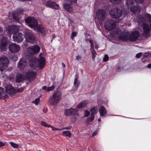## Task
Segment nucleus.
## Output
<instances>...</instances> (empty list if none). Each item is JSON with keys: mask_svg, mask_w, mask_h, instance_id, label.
I'll return each instance as SVG.
<instances>
[{"mask_svg": "<svg viewBox=\"0 0 151 151\" xmlns=\"http://www.w3.org/2000/svg\"><path fill=\"white\" fill-rule=\"evenodd\" d=\"M61 94L60 91L55 92L49 99V102L52 105H56L60 101L61 97Z\"/></svg>", "mask_w": 151, "mask_h": 151, "instance_id": "1", "label": "nucleus"}, {"mask_svg": "<svg viewBox=\"0 0 151 151\" xmlns=\"http://www.w3.org/2000/svg\"><path fill=\"white\" fill-rule=\"evenodd\" d=\"M25 22L27 25L31 28H35L38 25L37 20L33 17H29L25 19Z\"/></svg>", "mask_w": 151, "mask_h": 151, "instance_id": "2", "label": "nucleus"}, {"mask_svg": "<svg viewBox=\"0 0 151 151\" xmlns=\"http://www.w3.org/2000/svg\"><path fill=\"white\" fill-rule=\"evenodd\" d=\"M9 40L7 37H4L0 41V49L1 51H5L7 49V45L9 42Z\"/></svg>", "mask_w": 151, "mask_h": 151, "instance_id": "3", "label": "nucleus"}, {"mask_svg": "<svg viewBox=\"0 0 151 151\" xmlns=\"http://www.w3.org/2000/svg\"><path fill=\"white\" fill-rule=\"evenodd\" d=\"M24 37L26 40L27 42L32 43H34L36 41V38L34 35L28 31H26L25 33Z\"/></svg>", "mask_w": 151, "mask_h": 151, "instance_id": "4", "label": "nucleus"}, {"mask_svg": "<svg viewBox=\"0 0 151 151\" xmlns=\"http://www.w3.org/2000/svg\"><path fill=\"white\" fill-rule=\"evenodd\" d=\"M106 12L103 9H99L98 10L96 13V17L99 21L102 22L106 18Z\"/></svg>", "mask_w": 151, "mask_h": 151, "instance_id": "5", "label": "nucleus"}, {"mask_svg": "<svg viewBox=\"0 0 151 151\" xmlns=\"http://www.w3.org/2000/svg\"><path fill=\"white\" fill-rule=\"evenodd\" d=\"M109 14L113 18H117L122 16V11L117 8L110 10L109 12Z\"/></svg>", "mask_w": 151, "mask_h": 151, "instance_id": "6", "label": "nucleus"}, {"mask_svg": "<svg viewBox=\"0 0 151 151\" xmlns=\"http://www.w3.org/2000/svg\"><path fill=\"white\" fill-rule=\"evenodd\" d=\"M116 22L114 21L111 20L106 22L104 24L105 28L108 30H111L116 27Z\"/></svg>", "mask_w": 151, "mask_h": 151, "instance_id": "7", "label": "nucleus"}, {"mask_svg": "<svg viewBox=\"0 0 151 151\" xmlns=\"http://www.w3.org/2000/svg\"><path fill=\"white\" fill-rule=\"evenodd\" d=\"M9 64V60L6 58H0V70L1 71L5 70L7 68Z\"/></svg>", "mask_w": 151, "mask_h": 151, "instance_id": "8", "label": "nucleus"}, {"mask_svg": "<svg viewBox=\"0 0 151 151\" xmlns=\"http://www.w3.org/2000/svg\"><path fill=\"white\" fill-rule=\"evenodd\" d=\"M140 32L137 30H134L132 32L128 37L129 40L131 42L136 41L139 37Z\"/></svg>", "mask_w": 151, "mask_h": 151, "instance_id": "9", "label": "nucleus"}, {"mask_svg": "<svg viewBox=\"0 0 151 151\" xmlns=\"http://www.w3.org/2000/svg\"><path fill=\"white\" fill-rule=\"evenodd\" d=\"M19 29V27L17 26L13 25L7 27L6 31L8 34L14 35V34L18 32Z\"/></svg>", "mask_w": 151, "mask_h": 151, "instance_id": "10", "label": "nucleus"}, {"mask_svg": "<svg viewBox=\"0 0 151 151\" xmlns=\"http://www.w3.org/2000/svg\"><path fill=\"white\" fill-rule=\"evenodd\" d=\"M24 35L20 32H18L14 34L13 36V39L14 41L17 42L18 43H20L23 40V37Z\"/></svg>", "mask_w": 151, "mask_h": 151, "instance_id": "11", "label": "nucleus"}, {"mask_svg": "<svg viewBox=\"0 0 151 151\" xmlns=\"http://www.w3.org/2000/svg\"><path fill=\"white\" fill-rule=\"evenodd\" d=\"M78 111L77 109L71 108L65 110L64 114L66 116L68 117L71 115H78Z\"/></svg>", "mask_w": 151, "mask_h": 151, "instance_id": "12", "label": "nucleus"}, {"mask_svg": "<svg viewBox=\"0 0 151 151\" xmlns=\"http://www.w3.org/2000/svg\"><path fill=\"white\" fill-rule=\"evenodd\" d=\"M6 93L10 95H13L16 93V89L10 84L6 85Z\"/></svg>", "mask_w": 151, "mask_h": 151, "instance_id": "13", "label": "nucleus"}, {"mask_svg": "<svg viewBox=\"0 0 151 151\" xmlns=\"http://www.w3.org/2000/svg\"><path fill=\"white\" fill-rule=\"evenodd\" d=\"M36 73L33 71L27 72L25 74L26 78L28 81H32L35 79L36 77Z\"/></svg>", "mask_w": 151, "mask_h": 151, "instance_id": "14", "label": "nucleus"}, {"mask_svg": "<svg viewBox=\"0 0 151 151\" xmlns=\"http://www.w3.org/2000/svg\"><path fill=\"white\" fill-rule=\"evenodd\" d=\"M38 60V58L35 57H33L30 59L29 62V66L31 68L34 69L37 67Z\"/></svg>", "mask_w": 151, "mask_h": 151, "instance_id": "15", "label": "nucleus"}, {"mask_svg": "<svg viewBox=\"0 0 151 151\" xmlns=\"http://www.w3.org/2000/svg\"><path fill=\"white\" fill-rule=\"evenodd\" d=\"M35 29L39 35L43 36L46 35L45 28L42 25L38 24L35 27Z\"/></svg>", "mask_w": 151, "mask_h": 151, "instance_id": "16", "label": "nucleus"}, {"mask_svg": "<svg viewBox=\"0 0 151 151\" xmlns=\"http://www.w3.org/2000/svg\"><path fill=\"white\" fill-rule=\"evenodd\" d=\"M45 6L47 7L56 9H58L60 7L58 4H57L55 1L51 0L46 1L45 3Z\"/></svg>", "mask_w": 151, "mask_h": 151, "instance_id": "17", "label": "nucleus"}, {"mask_svg": "<svg viewBox=\"0 0 151 151\" xmlns=\"http://www.w3.org/2000/svg\"><path fill=\"white\" fill-rule=\"evenodd\" d=\"M9 50L12 52H16L20 50V47L19 45L15 44L12 43L9 47Z\"/></svg>", "mask_w": 151, "mask_h": 151, "instance_id": "18", "label": "nucleus"}, {"mask_svg": "<svg viewBox=\"0 0 151 151\" xmlns=\"http://www.w3.org/2000/svg\"><path fill=\"white\" fill-rule=\"evenodd\" d=\"M143 32L142 34V35L145 37L149 34L150 31V29L149 25L143 23Z\"/></svg>", "mask_w": 151, "mask_h": 151, "instance_id": "19", "label": "nucleus"}, {"mask_svg": "<svg viewBox=\"0 0 151 151\" xmlns=\"http://www.w3.org/2000/svg\"><path fill=\"white\" fill-rule=\"evenodd\" d=\"M38 65L37 67H39L40 69L43 68L45 65V58L42 57H40L38 59Z\"/></svg>", "mask_w": 151, "mask_h": 151, "instance_id": "20", "label": "nucleus"}, {"mask_svg": "<svg viewBox=\"0 0 151 151\" xmlns=\"http://www.w3.org/2000/svg\"><path fill=\"white\" fill-rule=\"evenodd\" d=\"M27 62L24 59H21L18 62L17 67L20 69L24 68L27 65Z\"/></svg>", "mask_w": 151, "mask_h": 151, "instance_id": "21", "label": "nucleus"}, {"mask_svg": "<svg viewBox=\"0 0 151 151\" xmlns=\"http://www.w3.org/2000/svg\"><path fill=\"white\" fill-rule=\"evenodd\" d=\"M30 52L33 54L38 53L40 50V47L37 45H35L30 48Z\"/></svg>", "mask_w": 151, "mask_h": 151, "instance_id": "22", "label": "nucleus"}, {"mask_svg": "<svg viewBox=\"0 0 151 151\" xmlns=\"http://www.w3.org/2000/svg\"><path fill=\"white\" fill-rule=\"evenodd\" d=\"M128 34L127 33H122L119 35V38L122 41H127L128 39Z\"/></svg>", "mask_w": 151, "mask_h": 151, "instance_id": "23", "label": "nucleus"}, {"mask_svg": "<svg viewBox=\"0 0 151 151\" xmlns=\"http://www.w3.org/2000/svg\"><path fill=\"white\" fill-rule=\"evenodd\" d=\"M72 4V1H71L70 5L67 3H65L63 5V7L65 10L69 12H71L72 11L73 8L71 5Z\"/></svg>", "mask_w": 151, "mask_h": 151, "instance_id": "24", "label": "nucleus"}, {"mask_svg": "<svg viewBox=\"0 0 151 151\" xmlns=\"http://www.w3.org/2000/svg\"><path fill=\"white\" fill-rule=\"evenodd\" d=\"M99 112L101 116H104L107 114L106 108L104 106H101L99 109Z\"/></svg>", "mask_w": 151, "mask_h": 151, "instance_id": "25", "label": "nucleus"}, {"mask_svg": "<svg viewBox=\"0 0 151 151\" xmlns=\"http://www.w3.org/2000/svg\"><path fill=\"white\" fill-rule=\"evenodd\" d=\"M24 76L22 74L17 75L15 78V81L16 82L19 83L23 81L24 79Z\"/></svg>", "mask_w": 151, "mask_h": 151, "instance_id": "26", "label": "nucleus"}, {"mask_svg": "<svg viewBox=\"0 0 151 151\" xmlns=\"http://www.w3.org/2000/svg\"><path fill=\"white\" fill-rule=\"evenodd\" d=\"M88 104V102L87 101H83L77 106V108L80 109L84 108L87 106Z\"/></svg>", "mask_w": 151, "mask_h": 151, "instance_id": "27", "label": "nucleus"}, {"mask_svg": "<svg viewBox=\"0 0 151 151\" xmlns=\"http://www.w3.org/2000/svg\"><path fill=\"white\" fill-rule=\"evenodd\" d=\"M95 118V117L91 115L90 116L88 117L86 120L85 124L87 125L92 122Z\"/></svg>", "mask_w": 151, "mask_h": 151, "instance_id": "28", "label": "nucleus"}, {"mask_svg": "<svg viewBox=\"0 0 151 151\" xmlns=\"http://www.w3.org/2000/svg\"><path fill=\"white\" fill-rule=\"evenodd\" d=\"M91 112V115L95 117L94 114H96L98 112L97 107L96 106H93L90 110Z\"/></svg>", "mask_w": 151, "mask_h": 151, "instance_id": "29", "label": "nucleus"}, {"mask_svg": "<svg viewBox=\"0 0 151 151\" xmlns=\"http://www.w3.org/2000/svg\"><path fill=\"white\" fill-rule=\"evenodd\" d=\"M55 86H52L49 87H47L46 86H44L42 88V89L44 90L49 92L52 91L55 88Z\"/></svg>", "mask_w": 151, "mask_h": 151, "instance_id": "30", "label": "nucleus"}, {"mask_svg": "<svg viewBox=\"0 0 151 151\" xmlns=\"http://www.w3.org/2000/svg\"><path fill=\"white\" fill-rule=\"evenodd\" d=\"M131 11L133 13L136 12L138 9V7L136 6L132 5L129 7Z\"/></svg>", "mask_w": 151, "mask_h": 151, "instance_id": "31", "label": "nucleus"}, {"mask_svg": "<svg viewBox=\"0 0 151 151\" xmlns=\"http://www.w3.org/2000/svg\"><path fill=\"white\" fill-rule=\"evenodd\" d=\"M62 135L64 136H67L70 137L71 136V133L69 131H64L62 132Z\"/></svg>", "mask_w": 151, "mask_h": 151, "instance_id": "32", "label": "nucleus"}, {"mask_svg": "<svg viewBox=\"0 0 151 151\" xmlns=\"http://www.w3.org/2000/svg\"><path fill=\"white\" fill-rule=\"evenodd\" d=\"M74 84L76 89H77L80 85V82L79 81H78V78L77 77L75 79Z\"/></svg>", "mask_w": 151, "mask_h": 151, "instance_id": "33", "label": "nucleus"}, {"mask_svg": "<svg viewBox=\"0 0 151 151\" xmlns=\"http://www.w3.org/2000/svg\"><path fill=\"white\" fill-rule=\"evenodd\" d=\"M33 54L30 51L27 52L25 56V58L26 59H29L33 58Z\"/></svg>", "mask_w": 151, "mask_h": 151, "instance_id": "34", "label": "nucleus"}, {"mask_svg": "<svg viewBox=\"0 0 151 151\" xmlns=\"http://www.w3.org/2000/svg\"><path fill=\"white\" fill-rule=\"evenodd\" d=\"M134 3L133 0H127L126 1V5L128 8L131 6L130 5H133Z\"/></svg>", "mask_w": 151, "mask_h": 151, "instance_id": "35", "label": "nucleus"}, {"mask_svg": "<svg viewBox=\"0 0 151 151\" xmlns=\"http://www.w3.org/2000/svg\"><path fill=\"white\" fill-rule=\"evenodd\" d=\"M122 0H110V2L114 4H120Z\"/></svg>", "mask_w": 151, "mask_h": 151, "instance_id": "36", "label": "nucleus"}, {"mask_svg": "<svg viewBox=\"0 0 151 151\" xmlns=\"http://www.w3.org/2000/svg\"><path fill=\"white\" fill-rule=\"evenodd\" d=\"M146 19H147L150 22H151V15L147 13L145 15Z\"/></svg>", "mask_w": 151, "mask_h": 151, "instance_id": "37", "label": "nucleus"}, {"mask_svg": "<svg viewBox=\"0 0 151 151\" xmlns=\"http://www.w3.org/2000/svg\"><path fill=\"white\" fill-rule=\"evenodd\" d=\"M40 101V98L38 97L36 98L35 100L32 101V102L34 104H35V105H37L38 104Z\"/></svg>", "mask_w": 151, "mask_h": 151, "instance_id": "38", "label": "nucleus"}, {"mask_svg": "<svg viewBox=\"0 0 151 151\" xmlns=\"http://www.w3.org/2000/svg\"><path fill=\"white\" fill-rule=\"evenodd\" d=\"M13 19L16 21H17L19 20V17L18 15H17L16 14H13Z\"/></svg>", "mask_w": 151, "mask_h": 151, "instance_id": "39", "label": "nucleus"}, {"mask_svg": "<svg viewBox=\"0 0 151 151\" xmlns=\"http://www.w3.org/2000/svg\"><path fill=\"white\" fill-rule=\"evenodd\" d=\"M41 124L43 126L47 127H50V125L46 123L44 121H41Z\"/></svg>", "mask_w": 151, "mask_h": 151, "instance_id": "40", "label": "nucleus"}, {"mask_svg": "<svg viewBox=\"0 0 151 151\" xmlns=\"http://www.w3.org/2000/svg\"><path fill=\"white\" fill-rule=\"evenodd\" d=\"M9 143L12 147L14 148H17L19 147V145L18 144L15 143L13 142H10Z\"/></svg>", "mask_w": 151, "mask_h": 151, "instance_id": "41", "label": "nucleus"}, {"mask_svg": "<svg viewBox=\"0 0 151 151\" xmlns=\"http://www.w3.org/2000/svg\"><path fill=\"white\" fill-rule=\"evenodd\" d=\"M84 117H86L88 116L90 114V112L87 110H86L84 111Z\"/></svg>", "mask_w": 151, "mask_h": 151, "instance_id": "42", "label": "nucleus"}, {"mask_svg": "<svg viewBox=\"0 0 151 151\" xmlns=\"http://www.w3.org/2000/svg\"><path fill=\"white\" fill-rule=\"evenodd\" d=\"M91 54H92V58L94 59L96 57V55H97L95 50L91 51Z\"/></svg>", "mask_w": 151, "mask_h": 151, "instance_id": "43", "label": "nucleus"}, {"mask_svg": "<svg viewBox=\"0 0 151 151\" xmlns=\"http://www.w3.org/2000/svg\"><path fill=\"white\" fill-rule=\"evenodd\" d=\"M143 57L144 58L150 57L151 56V54L149 53L146 52V53H145L143 54Z\"/></svg>", "mask_w": 151, "mask_h": 151, "instance_id": "44", "label": "nucleus"}, {"mask_svg": "<svg viewBox=\"0 0 151 151\" xmlns=\"http://www.w3.org/2000/svg\"><path fill=\"white\" fill-rule=\"evenodd\" d=\"M109 59V57L108 55L107 54H105L103 60L104 62H106Z\"/></svg>", "mask_w": 151, "mask_h": 151, "instance_id": "45", "label": "nucleus"}, {"mask_svg": "<svg viewBox=\"0 0 151 151\" xmlns=\"http://www.w3.org/2000/svg\"><path fill=\"white\" fill-rule=\"evenodd\" d=\"M77 35V33L76 32H73L71 34V38L72 40L74 39V37H76Z\"/></svg>", "mask_w": 151, "mask_h": 151, "instance_id": "46", "label": "nucleus"}, {"mask_svg": "<svg viewBox=\"0 0 151 151\" xmlns=\"http://www.w3.org/2000/svg\"><path fill=\"white\" fill-rule=\"evenodd\" d=\"M143 53L142 52H139L136 55V57L137 58H139L142 55Z\"/></svg>", "mask_w": 151, "mask_h": 151, "instance_id": "47", "label": "nucleus"}, {"mask_svg": "<svg viewBox=\"0 0 151 151\" xmlns=\"http://www.w3.org/2000/svg\"><path fill=\"white\" fill-rule=\"evenodd\" d=\"M72 128V127L71 126H70L68 127H64L63 128H62V129H71Z\"/></svg>", "mask_w": 151, "mask_h": 151, "instance_id": "48", "label": "nucleus"}, {"mask_svg": "<svg viewBox=\"0 0 151 151\" xmlns=\"http://www.w3.org/2000/svg\"><path fill=\"white\" fill-rule=\"evenodd\" d=\"M4 34L3 28L0 27V35H2Z\"/></svg>", "mask_w": 151, "mask_h": 151, "instance_id": "49", "label": "nucleus"}, {"mask_svg": "<svg viewBox=\"0 0 151 151\" xmlns=\"http://www.w3.org/2000/svg\"><path fill=\"white\" fill-rule=\"evenodd\" d=\"M91 51H93V50H95L94 49V44H91Z\"/></svg>", "mask_w": 151, "mask_h": 151, "instance_id": "50", "label": "nucleus"}, {"mask_svg": "<svg viewBox=\"0 0 151 151\" xmlns=\"http://www.w3.org/2000/svg\"><path fill=\"white\" fill-rule=\"evenodd\" d=\"M81 58V56L80 55H78L76 56V59L77 60H79Z\"/></svg>", "mask_w": 151, "mask_h": 151, "instance_id": "51", "label": "nucleus"}, {"mask_svg": "<svg viewBox=\"0 0 151 151\" xmlns=\"http://www.w3.org/2000/svg\"><path fill=\"white\" fill-rule=\"evenodd\" d=\"M135 0L137 2H138V3H140V4L142 3L143 2V1H144V0Z\"/></svg>", "mask_w": 151, "mask_h": 151, "instance_id": "52", "label": "nucleus"}, {"mask_svg": "<svg viewBox=\"0 0 151 151\" xmlns=\"http://www.w3.org/2000/svg\"><path fill=\"white\" fill-rule=\"evenodd\" d=\"M97 133H98V132L97 131H95L93 133V134H92V136L93 137V136H95L96 135H97Z\"/></svg>", "mask_w": 151, "mask_h": 151, "instance_id": "53", "label": "nucleus"}, {"mask_svg": "<svg viewBox=\"0 0 151 151\" xmlns=\"http://www.w3.org/2000/svg\"><path fill=\"white\" fill-rule=\"evenodd\" d=\"M5 145V143L2 142H0V147L4 146Z\"/></svg>", "mask_w": 151, "mask_h": 151, "instance_id": "54", "label": "nucleus"}, {"mask_svg": "<svg viewBox=\"0 0 151 151\" xmlns=\"http://www.w3.org/2000/svg\"><path fill=\"white\" fill-rule=\"evenodd\" d=\"M23 88H20L17 91L18 92H21L23 91Z\"/></svg>", "mask_w": 151, "mask_h": 151, "instance_id": "55", "label": "nucleus"}, {"mask_svg": "<svg viewBox=\"0 0 151 151\" xmlns=\"http://www.w3.org/2000/svg\"><path fill=\"white\" fill-rule=\"evenodd\" d=\"M50 127H51L53 131H56L57 128L54 127L53 126L50 125Z\"/></svg>", "mask_w": 151, "mask_h": 151, "instance_id": "56", "label": "nucleus"}, {"mask_svg": "<svg viewBox=\"0 0 151 151\" xmlns=\"http://www.w3.org/2000/svg\"><path fill=\"white\" fill-rule=\"evenodd\" d=\"M43 111L44 113H46L47 111V108H44L43 109Z\"/></svg>", "mask_w": 151, "mask_h": 151, "instance_id": "57", "label": "nucleus"}, {"mask_svg": "<svg viewBox=\"0 0 151 151\" xmlns=\"http://www.w3.org/2000/svg\"><path fill=\"white\" fill-rule=\"evenodd\" d=\"M121 69V68L119 67H118L116 69V71H119Z\"/></svg>", "mask_w": 151, "mask_h": 151, "instance_id": "58", "label": "nucleus"}, {"mask_svg": "<svg viewBox=\"0 0 151 151\" xmlns=\"http://www.w3.org/2000/svg\"><path fill=\"white\" fill-rule=\"evenodd\" d=\"M142 62L143 63H145L146 61V60H145L144 58H143L141 60Z\"/></svg>", "mask_w": 151, "mask_h": 151, "instance_id": "59", "label": "nucleus"}, {"mask_svg": "<svg viewBox=\"0 0 151 151\" xmlns=\"http://www.w3.org/2000/svg\"><path fill=\"white\" fill-rule=\"evenodd\" d=\"M147 67L150 68H151V63L147 65Z\"/></svg>", "mask_w": 151, "mask_h": 151, "instance_id": "60", "label": "nucleus"}, {"mask_svg": "<svg viewBox=\"0 0 151 151\" xmlns=\"http://www.w3.org/2000/svg\"><path fill=\"white\" fill-rule=\"evenodd\" d=\"M98 47H99V46H98V45L97 44H96L95 45V48L96 49H98Z\"/></svg>", "mask_w": 151, "mask_h": 151, "instance_id": "61", "label": "nucleus"}, {"mask_svg": "<svg viewBox=\"0 0 151 151\" xmlns=\"http://www.w3.org/2000/svg\"><path fill=\"white\" fill-rule=\"evenodd\" d=\"M89 42L91 44H92L93 43V41L92 40H90L89 41Z\"/></svg>", "mask_w": 151, "mask_h": 151, "instance_id": "62", "label": "nucleus"}, {"mask_svg": "<svg viewBox=\"0 0 151 151\" xmlns=\"http://www.w3.org/2000/svg\"><path fill=\"white\" fill-rule=\"evenodd\" d=\"M62 64L63 67L64 68L65 67V65L63 63H62Z\"/></svg>", "mask_w": 151, "mask_h": 151, "instance_id": "63", "label": "nucleus"}, {"mask_svg": "<svg viewBox=\"0 0 151 151\" xmlns=\"http://www.w3.org/2000/svg\"><path fill=\"white\" fill-rule=\"evenodd\" d=\"M73 1L74 3H77V0H72Z\"/></svg>", "mask_w": 151, "mask_h": 151, "instance_id": "64", "label": "nucleus"}]
</instances>
